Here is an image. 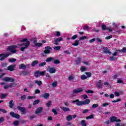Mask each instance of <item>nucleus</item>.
I'll return each mask as SVG.
<instances>
[{
	"mask_svg": "<svg viewBox=\"0 0 126 126\" xmlns=\"http://www.w3.org/2000/svg\"><path fill=\"white\" fill-rule=\"evenodd\" d=\"M72 103L73 104L76 103L77 106H83V105H88L90 104V99H86L84 101H80L79 99H76L72 101Z\"/></svg>",
	"mask_w": 126,
	"mask_h": 126,
	"instance_id": "f257e3e1",
	"label": "nucleus"
},
{
	"mask_svg": "<svg viewBox=\"0 0 126 126\" xmlns=\"http://www.w3.org/2000/svg\"><path fill=\"white\" fill-rule=\"evenodd\" d=\"M17 48L16 45H10L8 47L7 51L10 52L11 54H15L16 53V50L15 48Z\"/></svg>",
	"mask_w": 126,
	"mask_h": 126,
	"instance_id": "f03ea898",
	"label": "nucleus"
},
{
	"mask_svg": "<svg viewBox=\"0 0 126 126\" xmlns=\"http://www.w3.org/2000/svg\"><path fill=\"white\" fill-rule=\"evenodd\" d=\"M45 73H46V71H37L34 73L35 77H39V76H44L45 75Z\"/></svg>",
	"mask_w": 126,
	"mask_h": 126,
	"instance_id": "7ed1b4c3",
	"label": "nucleus"
},
{
	"mask_svg": "<svg viewBox=\"0 0 126 126\" xmlns=\"http://www.w3.org/2000/svg\"><path fill=\"white\" fill-rule=\"evenodd\" d=\"M81 92H83V88H77L73 90L72 94L74 95L75 94H78L79 93H81Z\"/></svg>",
	"mask_w": 126,
	"mask_h": 126,
	"instance_id": "20e7f679",
	"label": "nucleus"
},
{
	"mask_svg": "<svg viewBox=\"0 0 126 126\" xmlns=\"http://www.w3.org/2000/svg\"><path fill=\"white\" fill-rule=\"evenodd\" d=\"M17 109L20 111V112H21L23 115H25L26 114V108L24 107H21L20 106H18L17 107Z\"/></svg>",
	"mask_w": 126,
	"mask_h": 126,
	"instance_id": "39448f33",
	"label": "nucleus"
},
{
	"mask_svg": "<svg viewBox=\"0 0 126 126\" xmlns=\"http://www.w3.org/2000/svg\"><path fill=\"white\" fill-rule=\"evenodd\" d=\"M10 116L14 119H20V115L17 113H14L13 111L10 112Z\"/></svg>",
	"mask_w": 126,
	"mask_h": 126,
	"instance_id": "423d86ee",
	"label": "nucleus"
},
{
	"mask_svg": "<svg viewBox=\"0 0 126 126\" xmlns=\"http://www.w3.org/2000/svg\"><path fill=\"white\" fill-rule=\"evenodd\" d=\"M101 29L104 31L106 30H108L109 32H113V30L110 27H107V26L103 24L101 25Z\"/></svg>",
	"mask_w": 126,
	"mask_h": 126,
	"instance_id": "0eeeda50",
	"label": "nucleus"
},
{
	"mask_svg": "<svg viewBox=\"0 0 126 126\" xmlns=\"http://www.w3.org/2000/svg\"><path fill=\"white\" fill-rule=\"evenodd\" d=\"M53 50V48L51 46H46L45 48V50L43 51L44 54H50L51 53V51Z\"/></svg>",
	"mask_w": 126,
	"mask_h": 126,
	"instance_id": "6e6552de",
	"label": "nucleus"
},
{
	"mask_svg": "<svg viewBox=\"0 0 126 126\" xmlns=\"http://www.w3.org/2000/svg\"><path fill=\"white\" fill-rule=\"evenodd\" d=\"M3 81H6V82H14L15 80L12 77H6L3 78Z\"/></svg>",
	"mask_w": 126,
	"mask_h": 126,
	"instance_id": "1a4fd4ad",
	"label": "nucleus"
},
{
	"mask_svg": "<svg viewBox=\"0 0 126 126\" xmlns=\"http://www.w3.org/2000/svg\"><path fill=\"white\" fill-rule=\"evenodd\" d=\"M9 55L10 54H4L3 53L0 54V61H1V62H2V61H3L4 59H6V58H8V57H9Z\"/></svg>",
	"mask_w": 126,
	"mask_h": 126,
	"instance_id": "9d476101",
	"label": "nucleus"
},
{
	"mask_svg": "<svg viewBox=\"0 0 126 126\" xmlns=\"http://www.w3.org/2000/svg\"><path fill=\"white\" fill-rule=\"evenodd\" d=\"M23 45H25V47H22L20 48V50L22 51V52H23L25 49H27V48L29 47L30 45V42H28L27 43H23Z\"/></svg>",
	"mask_w": 126,
	"mask_h": 126,
	"instance_id": "9b49d317",
	"label": "nucleus"
},
{
	"mask_svg": "<svg viewBox=\"0 0 126 126\" xmlns=\"http://www.w3.org/2000/svg\"><path fill=\"white\" fill-rule=\"evenodd\" d=\"M63 37H58V38H56L54 40L55 45H59V43H60V42H62V41H63Z\"/></svg>",
	"mask_w": 126,
	"mask_h": 126,
	"instance_id": "f8f14e48",
	"label": "nucleus"
},
{
	"mask_svg": "<svg viewBox=\"0 0 126 126\" xmlns=\"http://www.w3.org/2000/svg\"><path fill=\"white\" fill-rule=\"evenodd\" d=\"M42 112H43V107H39L36 109L35 113L36 115H38V114H40V113H42Z\"/></svg>",
	"mask_w": 126,
	"mask_h": 126,
	"instance_id": "ddd939ff",
	"label": "nucleus"
},
{
	"mask_svg": "<svg viewBox=\"0 0 126 126\" xmlns=\"http://www.w3.org/2000/svg\"><path fill=\"white\" fill-rule=\"evenodd\" d=\"M56 71H57V70L55 68V67H51L48 69V72L50 73H56Z\"/></svg>",
	"mask_w": 126,
	"mask_h": 126,
	"instance_id": "4468645a",
	"label": "nucleus"
},
{
	"mask_svg": "<svg viewBox=\"0 0 126 126\" xmlns=\"http://www.w3.org/2000/svg\"><path fill=\"white\" fill-rule=\"evenodd\" d=\"M104 50H103V52L104 54H109L111 55L112 54V52L110 51V50L108 47H103Z\"/></svg>",
	"mask_w": 126,
	"mask_h": 126,
	"instance_id": "2eb2a0df",
	"label": "nucleus"
},
{
	"mask_svg": "<svg viewBox=\"0 0 126 126\" xmlns=\"http://www.w3.org/2000/svg\"><path fill=\"white\" fill-rule=\"evenodd\" d=\"M33 44L35 46V47H42V43H40V42H37V40H34L33 41Z\"/></svg>",
	"mask_w": 126,
	"mask_h": 126,
	"instance_id": "dca6fc26",
	"label": "nucleus"
},
{
	"mask_svg": "<svg viewBox=\"0 0 126 126\" xmlns=\"http://www.w3.org/2000/svg\"><path fill=\"white\" fill-rule=\"evenodd\" d=\"M14 66H15L14 65H10L8 66L7 67V70H9V71H13V70H14Z\"/></svg>",
	"mask_w": 126,
	"mask_h": 126,
	"instance_id": "f3484780",
	"label": "nucleus"
},
{
	"mask_svg": "<svg viewBox=\"0 0 126 126\" xmlns=\"http://www.w3.org/2000/svg\"><path fill=\"white\" fill-rule=\"evenodd\" d=\"M42 97L43 98H44V99H45L46 100H48V99H49V97H50V94L45 93L42 94Z\"/></svg>",
	"mask_w": 126,
	"mask_h": 126,
	"instance_id": "a211bd4d",
	"label": "nucleus"
},
{
	"mask_svg": "<svg viewBox=\"0 0 126 126\" xmlns=\"http://www.w3.org/2000/svg\"><path fill=\"white\" fill-rule=\"evenodd\" d=\"M27 68L26 65L24 63H22L19 65V69H25Z\"/></svg>",
	"mask_w": 126,
	"mask_h": 126,
	"instance_id": "6ab92c4d",
	"label": "nucleus"
},
{
	"mask_svg": "<svg viewBox=\"0 0 126 126\" xmlns=\"http://www.w3.org/2000/svg\"><path fill=\"white\" fill-rule=\"evenodd\" d=\"M102 80H99L98 81V82L96 84V87L97 88H102Z\"/></svg>",
	"mask_w": 126,
	"mask_h": 126,
	"instance_id": "aec40b11",
	"label": "nucleus"
},
{
	"mask_svg": "<svg viewBox=\"0 0 126 126\" xmlns=\"http://www.w3.org/2000/svg\"><path fill=\"white\" fill-rule=\"evenodd\" d=\"M14 106V102H13V100H11L9 102V107L10 109H12Z\"/></svg>",
	"mask_w": 126,
	"mask_h": 126,
	"instance_id": "412c9836",
	"label": "nucleus"
},
{
	"mask_svg": "<svg viewBox=\"0 0 126 126\" xmlns=\"http://www.w3.org/2000/svg\"><path fill=\"white\" fill-rule=\"evenodd\" d=\"M60 108H61V109H62V110L63 111V112H70V109H69V108H68V107H61Z\"/></svg>",
	"mask_w": 126,
	"mask_h": 126,
	"instance_id": "4be33fe9",
	"label": "nucleus"
},
{
	"mask_svg": "<svg viewBox=\"0 0 126 126\" xmlns=\"http://www.w3.org/2000/svg\"><path fill=\"white\" fill-rule=\"evenodd\" d=\"M53 61H55L54 57H49L46 60V63H51V62H53Z\"/></svg>",
	"mask_w": 126,
	"mask_h": 126,
	"instance_id": "5701e85b",
	"label": "nucleus"
},
{
	"mask_svg": "<svg viewBox=\"0 0 126 126\" xmlns=\"http://www.w3.org/2000/svg\"><path fill=\"white\" fill-rule=\"evenodd\" d=\"M117 120V117L116 116H112L110 117V122L111 123H115Z\"/></svg>",
	"mask_w": 126,
	"mask_h": 126,
	"instance_id": "b1692460",
	"label": "nucleus"
},
{
	"mask_svg": "<svg viewBox=\"0 0 126 126\" xmlns=\"http://www.w3.org/2000/svg\"><path fill=\"white\" fill-rule=\"evenodd\" d=\"M39 63V61L38 60L34 61L32 63V66H35L36 64H38Z\"/></svg>",
	"mask_w": 126,
	"mask_h": 126,
	"instance_id": "393cba45",
	"label": "nucleus"
},
{
	"mask_svg": "<svg viewBox=\"0 0 126 126\" xmlns=\"http://www.w3.org/2000/svg\"><path fill=\"white\" fill-rule=\"evenodd\" d=\"M66 120L68 122H70L72 120V115H68L66 117Z\"/></svg>",
	"mask_w": 126,
	"mask_h": 126,
	"instance_id": "a878e982",
	"label": "nucleus"
},
{
	"mask_svg": "<svg viewBox=\"0 0 126 126\" xmlns=\"http://www.w3.org/2000/svg\"><path fill=\"white\" fill-rule=\"evenodd\" d=\"M81 126H87V123H86V121L82 120L81 121Z\"/></svg>",
	"mask_w": 126,
	"mask_h": 126,
	"instance_id": "bb28decb",
	"label": "nucleus"
},
{
	"mask_svg": "<svg viewBox=\"0 0 126 126\" xmlns=\"http://www.w3.org/2000/svg\"><path fill=\"white\" fill-rule=\"evenodd\" d=\"M110 61H118V57H115V56H112L110 57L109 58Z\"/></svg>",
	"mask_w": 126,
	"mask_h": 126,
	"instance_id": "cd10ccee",
	"label": "nucleus"
},
{
	"mask_svg": "<svg viewBox=\"0 0 126 126\" xmlns=\"http://www.w3.org/2000/svg\"><path fill=\"white\" fill-rule=\"evenodd\" d=\"M20 42L21 43H23L24 42H26V43H25V44H27L28 42H30V41H28V39L27 38H23V39L20 40Z\"/></svg>",
	"mask_w": 126,
	"mask_h": 126,
	"instance_id": "c85d7f7f",
	"label": "nucleus"
},
{
	"mask_svg": "<svg viewBox=\"0 0 126 126\" xmlns=\"http://www.w3.org/2000/svg\"><path fill=\"white\" fill-rule=\"evenodd\" d=\"M75 63L77 64H80V63H81V58H78L77 60L75 61Z\"/></svg>",
	"mask_w": 126,
	"mask_h": 126,
	"instance_id": "c756f323",
	"label": "nucleus"
},
{
	"mask_svg": "<svg viewBox=\"0 0 126 126\" xmlns=\"http://www.w3.org/2000/svg\"><path fill=\"white\" fill-rule=\"evenodd\" d=\"M35 83L36 84H37V85H38V86H41V85H42V84H43L42 82V81H38V80H36L35 81Z\"/></svg>",
	"mask_w": 126,
	"mask_h": 126,
	"instance_id": "7c9ffc66",
	"label": "nucleus"
},
{
	"mask_svg": "<svg viewBox=\"0 0 126 126\" xmlns=\"http://www.w3.org/2000/svg\"><path fill=\"white\" fill-rule=\"evenodd\" d=\"M17 85V84L15 83H12L9 85L10 88H12V87H15Z\"/></svg>",
	"mask_w": 126,
	"mask_h": 126,
	"instance_id": "2f4dec72",
	"label": "nucleus"
},
{
	"mask_svg": "<svg viewBox=\"0 0 126 126\" xmlns=\"http://www.w3.org/2000/svg\"><path fill=\"white\" fill-rule=\"evenodd\" d=\"M46 64H47V63L42 62L39 64L38 66H39L40 67H42V66H44V65H46Z\"/></svg>",
	"mask_w": 126,
	"mask_h": 126,
	"instance_id": "473e14b6",
	"label": "nucleus"
},
{
	"mask_svg": "<svg viewBox=\"0 0 126 126\" xmlns=\"http://www.w3.org/2000/svg\"><path fill=\"white\" fill-rule=\"evenodd\" d=\"M72 46H78L79 45V40H75L74 43L72 44Z\"/></svg>",
	"mask_w": 126,
	"mask_h": 126,
	"instance_id": "72a5a7b5",
	"label": "nucleus"
},
{
	"mask_svg": "<svg viewBox=\"0 0 126 126\" xmlns=\"http://www.w3.org/2000/svg\"><path fill=\"white\" fill-rule=\"evenodd\" d=\"M21 73H22V74H23L25 76H26L29 74V72L28 71H22Z\"/></svg>",
	"mask_w": 126,
	"mask_h": 126,
	"instance_id": "f704fd0d",
	"label": "nucleus"
},
{
	"mask_svg": "<svg viewBox=\"0 0 126 126\" xmlns=\"http://www.w3.org/2000/svg\"><path fill=\"white\" fill-rule=\"evenodd\" d=\"M73 79H74V77L73 76V75H71L68 78V80H69V81L73 80Z\"/></svg>",
	"mask_w": 126,
	"mask_h": 126,
	"instance_id": "c9c22d12",
	"label": "nucleus"
},
{
	"mask_svg": "<svg viewBox=\"0 0 126 126\" xmlns=\"http://www.w3.org/2000/svg\"><path fill=\"white\" fill-rule=\"evenodd\" d=\"M26 98H27V96H26V95H25V94H23L21 97V99L22 101H24V100H26Z\"/></svg>",
	"mask_w": 126,
	"mask_h": 126,
	"instance_id": "e433bc0d",
	"label": "nucleus"
},
{
	"mask_svg": "<svg viewBox=\"0 0 126 126\" xmlns=\"http://www.w3.org/2000/svg\"><path fill=\"white\" fill-rule=\"evenodd\" d=\"M94 118V115L93 114H91V115L87 116L86 117L87 120H90L91 119H93Z\"/></svg>",
	"mask_w": 126,
	"mask_h": 126,
	"instance_id": "4c0bfd02",
	"label": "nucleus"
},
{
	"mask_svg": "<svg viewBox=\"0 0 126 126\" xmlns=\"http://www.w3.org/2000/svg\"><path fill=\"white\" fill-rule=\"evenodd\" d=\"M39 103H40L39 100H38V99L35 100V101H33V105H38V104Z\"/></svg>",
	"mask_w": 126,
	"mask_h": 126,
	"instance_id": "58836bf2",
	"label": "nucleus"
},
{
	"mask_svg": "<svg viewBox=\"0 0 126 126\" xmlns=\"http://www.w3.org/2000/svg\"><path fill=\"white\" fill-rule=\"evenodd\" d=\"M54 50H56V51H60L61 50V46H56L54 47Z\"/></svg>",
	"mask_w": 126,
	"mask_h": 126,
	"instance_id": "ea45409f",
	"label": "nucleus"
},
{
	"mask_svg": "<svg viewBox=\"0 0 126 126\" xmlns=\"http://www.w3.org/2000/svg\"><path fill=\"white\" fill-rule=\"evenodd\" d=\"M54 63L55 64H59V63H61V61H60L59 60H54Z\"/></svg>",
	"mask_w": 126,
	"mask_h": 126,
	"instance_id": "a19ab883",
	"label": "nucleus"
},
{
	"mask_svg": "<svg viewBox=\"0 0 126 126\" xmlns=\"http://www.w3.org/2000/svg\"><path fill=\"white\" fill-rule=\"evenodd\" d=\"M45 76H46V77H47V79H49V80L52 78V76L50 75V74L49 73H46L45 74Z\"/></svg>",
	"mask_w": 126,
	"mask_h": 126,
	"instance_id": "79ce46f5",
	"label": "nucleus"
},
{
	"mask_svg": "<svg viewBox=\"0 0 126 126\" xmlns=\"http://www.w3.org/2000/svg\"><path fill=\"white\" fill-rule=\"evenodd\" d=\"M14 126H19V121H15L13 122Z\"/></svg>",
	"mask_w": 126,
	"mask_h": 126,
	"instance_id": "37998d69",
	"label": "nucleus"
},
{
	"mask_svg": "<svg viewBox=\"0 0 126 126\" xmlns=\"http://www.w3.org/2000/svg\"><path fill=\"white\" fill-rule=\"evenodd\" d=\"M85 74H86L87 77H91L92 76V74L91 72H87L85 73Z\"/></svg>",
	"mask_w": 126,
	"mask_h": 126,
	"instance_id": "c03bdc74",
	"label": "nucleus"
},
{
	"mask_svg": "<svg viewBox=\"0 0 126 126\" xmlns=\"http://www.w3.org/2000/svg\"><path fill=\"white\" fill-rule=\"evenodd\" d=\"M81 71H82V72H83V71H85V70H86V67H85V66H82V67H81Z\"/></svg>",
	"mask_w": 126,
	"mask_h": 126,
	"instance_id": "a18cd8bd",
	"label": "nucleus"
},
{
	"mask_svg": "<svg viewBox=\"0 0 126 126\" xmlns=\"http://www.w3.org/2000/svg\"><path fill=\"white\" fill-rule=\"evenodd\" d=\"M87 79V77H86V76L84 74L82 75L81 76V79H82V80H84L85 79Z\"/></svg>",
	"mask_w": 126,
	"mask_h": 126,
	"instance_id": "49530a36",
	"label": "nucleus"
},
{
	"mask_svg": "<svg viewBox=\"0 0 126 126\" xmlns=\"http://www.w3.org/2000/svg\"><path fill=\"white\" fill-rule=\"evenodd\" d=\"M0 112H1L3 114H6V113H7V111L5 110V109L2 108H0Z\"/></svg>",
	"mask_w": 126,
	"mask_h": 126,
	"instance_id": "de8ad7c7",
	"label": "nucleus"
},
{
	"mask_svg": "<svg viewBox=\"0 0 126 126\" xmlns=\"http://www.w3.org/2000/svg\"><path fill=\"white\" fill-rule=\"evenodd\" d=\"M35 97L36 96H30V95H29V96H28L27 99L28 100H30L31 99H35Z\"/></svg>",
	"mask_w": 126,
	"mask_h": 126,
	"instance_id": "09e8293b",
	"label": "nucleus"
},
{
	"mask_svg": "<svg viewBox=\"0 0 126 126\" xmlns=\"http://www.w3.org/2000/svg\"><path fill=\"white\" fill-rule=\"evenodd\" d=\"M56 34H54V36H56V37H60L61 36V32H56Z\"/></svg>",
	"mask_w": 126,
	"mask_h": 126,
	"instance_id": "8fccbe9b",
	"label": "nucleus"
},
{
	"mask_svg": "<svg viewBox=\"0 0 126 126\" xmlns=\"http://www.w3.org/2000/svg\"><path fill=\"white\" fill-rule=\"evenodd\" d=\"M57 85H58V83H57V81L54 82L52 84V87H56V86H57Z\"/></svg>",
	"mask_w": 126,
	"mask_h": 126,
	"instance_id": "3c124183",
	"label": "nucleus"
},
{
	"mask_svg": "<svg viewBox=\"0 0 126 126\" xmlns=\"http://www.w3.org/2000/svg\"><path fill=\"white\" fill-rule=\"evenodd\" d=\"M6 96H7V94H1V98H2V99H4V98H5V97H6Z\"/></svg>",
	"mask_w": 126,
	"mask_h": 126,
	"instance_id": "603ef678",
	"label": "nucleus"
},
{
	"mask_svg": "<svg viewBox=\"0 0 126 126\" xmlns=\"http://www.w3.org/2000/svg\"><path fill=\"white\" fill-rule=\"evenodd\" d=\"M86 93H88V94H92L94 93V92L92 90H88V91H86Z\"/></svg>",
	"mask_w": 126,
	"mask_h": 126,
	"instance_id": "864d4df0",
	"label": "nucleus"
},
{
	"mask_svg": "<svg viewBox=\"0 0 126 126\" xmlns=\"http://www.w3.org/2000/svg\"><path fill=\"white\" fill-rule=\"evenodd\" d=\"M9 62L10 63H15V62H16V59H9Z\"/></svg>",
	"mask_w": 126,
	"mask_h": 126,
	"instance_id": "5fc2aeb1",
	"label": "nucleus"
},
{
	"mask_svg": "<svg viewBox=\"0 0 126 126\" xmlns=\"http://www.w3.org/2000/svg\"><path fill=\"white\" fill-rule=\"evenodd\" d=\"M52 105V101H49L48 102V103L46 104V105L47 107H51V105Z\"/></svg>",
	"mask_w": 126,
	"mask_h": 126,
	"instance_id": "6e6d98bb",
	"label": "nucleus"
},
{
	"mask_svg": "<svg viewBox=\"0 0 126 126\" xmlns=\"http://www.w3.org/2000/svg\"><path fill=\"white\" fill-rule=\"evenodd\" d=\"M98 106H99V104H98V103L94 104L92 105V108H93L94 109H95V108H97V107H98Z\"/></svg>",
	"mask_w": 126,
	"mask_h": 126,
	"instance_id": "4d7b16f0",
	"label": "nucleus"
},
{
	"mask_svg": "<svg viewBox=\"0 0 126 126\" xmlns=\"http://www.w3.org/2000/svg\"><path fill=\"white\" fill-rule=\"evenodd\" d=\"M85 39H87V37L86 36H82L79 38V40L81 41V40H85Z\"/></svg>",
	"mask_w": 126,
	"mask_h": 126,
	"instance_id": "13d9d810",
	"label": "nucleus"
},
{
	"mask_svg": "<svg viewBox=\"0 0 126 126\" xmlns=\"http://www.w3.org/2000/svg\"><path fill=\"white\" fill-rule=\"evenodd\" d=\"M78 35L77 34L74 35L71 37V40H75L77 38Z\"/></svg>",
	"mask_w": 126,
	"mask_h": 126,
	"instance_id": "bf43d9fd",
	"label": "nucleus"
},
{
	"mask_svg": "<svg viewBox=\"0 0 126 126\" xmlns=\"http://www.w3.org/2000/svg\"><path fill=\"white\" fill-rule=\"evenodd\" d=\"M4 122V118L3 117L0 118V125Z\"/></svg>",
	"mask_w": 126,
	"mask_h": 126,
	"instance_id": "052dcab7",
	"label": "nucleus"
},
{
	"mask_svg": "<svg viewBox=\"0 0 126 126\" xmlns=\"http://www.w3.org/2000/svg\"><path fill=\"white\" fill-rule=\"evenodd\" d=\"M124 82V81H123V80H122V79H119L117 80V83H120V84H122Z\"/></svg>",
	"mask_w": 126,
	"mask_h": 126,
	"instance_id": "680f3d73",
	"label": "nucleus"
},
{
	"mask_svg": "<svg viewBox=\"0 0 126 126\" xmlns=\"http://www.w3.org/2000/svg\"><path fill=\"white\" fill-rule=\"evenodd\" d=\"M52 112L54 114V115H58V112L57 111V110H56L55 109H53Z\"/></svg>",
	"mask_w": 126,
	"mask_h": 126,
	"instance_id": "e2e57ef3",
	"label": "nucleus"
},
{
	"mask_svg": "<svg viewBox=\"0 0 126 126\" xmlns=\"http://www.w3.org/2000/svg\"><path fill=\"white\" fill-rule=\"evenodd\" d=\"M89 112V109H85L82 111L83 114H87Z\"/></svg>",
	"mask_w": 126,
	"mask_h": 126,
	"instance_id": "0e129e2a",
	"label": "nucleus"
},
{
	"mask_svg": "<svg viewBox=\"0 0 126 126\" xmlns=\"http://www.w3.org/2000/svg\"><path fill=\"white\" fill-rule=\"evenodd\" d=\"M40 90L39 89H36L35 90V91L34 92V94H40Z\"/></svg>",
	"mask_w": 126,
	"mask_h": 126,
	"instance_id": "69168bd1",
	"label": "nucleus"
},
{
	"mask_svg": "<svg viewBox=\"0 0 126 126\" xmlns=\"http://www.w3.org/2000/svg\"><path fill=\"white\" fill-rule=\"evenodd\" d=\"M7 66V63H2L1 64V66H2V67H5V66Z\"/></svg>",
	"mask_w": 126,
	"mask_h": 126,
	"instance_id": "338daca9",
	"label": "nucleus"
},
{
	"mask_svg": "<svg viewBox=\"0 0 126 126\" xmlns=\"http://www.w3.org/2000/svg\"><path fill=\"white\" fill-rule=\"evenodd\" d=\"M122 53H126V47H123L122 49Z\"/></svg>",
	"mask_w": 126,
	"mask_h": 126,
	"instance_id": "774afa93",
	"label": "nucleus"
}]
</instances>
